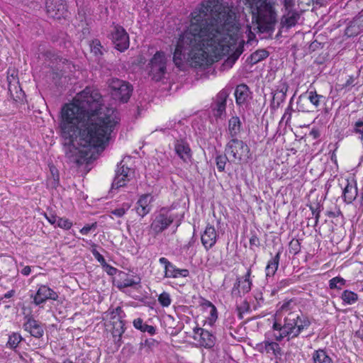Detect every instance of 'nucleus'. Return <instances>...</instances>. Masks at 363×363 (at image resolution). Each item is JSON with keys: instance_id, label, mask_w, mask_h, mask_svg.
<instances>
[{"instance_id": "obj_1", "label": "nucleus", "mask_w": 363, "mask_h": 363, "mask_svg": "<svg viewBox=\"0 0 363 363\" xmlns=\"http://www.w3.org/2000/svg\"><path fill=\"white\" fill-rule=\"evenodd\" d=\"M239 27L219 0H207L191 13V23L177 41L173 61L178 67L211 65L236 44Z\"/></svg>"}, {"instance_id": "obj_2", "label": "nucleus", "mask_w": 363, "mask_h": 363, "mask_svg": "<svg viewBox=\"0 0 363 363\" xmlns=\"http://www.w3.org/2000/svg\"><path fill=\"white\" fill-rule=\"evenodd\" d=\"M63 149L72 162L82 164L88 151L101 147L120 121L116 115H60Z\"/></svg>"}, {"instance_id": "obj_3", "label": "nucleus", "mask_w": 363, "mask_h": 363, "mask_svg": "<svg viewBox=\"0 0 363 363\" xmlns=\"http://www.w3.org/2000/svg\"><path fill=\"white\" fill-rule=\"evenodd\" d=\"M290 303H284L281 307V313L284 315V323L275 321L273 323L272 329L276 333L274 337L277 341H281L286 337L288 340L297 337L301 333L308 328L311 322L308 317L304 315L299 310L289 311Z\"/></svg>"}, {"instance_id": "obj_4", "label": "nucleus", "mask_w": 363, "mask_h": 363, "mask_svg": "<svg viewBox=\"0 0 363 363\" xmlns=\"http://www.w3.org/2000/svg\"><path fill=\"white\" fill-rule=\"evenodd\" d=\"M102 101L97 90L86 87L62 107L60 113H104Z\"/></svg>"}, {"instance_id": "obj_5", "label": "nucleus", "mask_w": 363, "mask_h": 363, "mask_svg": "<svg viewBox=\"0 0 363 363\" xmlns=\"http://www.w3.org/2000/svg\"><path fill=\"white\" fill-rule=\"evenodd\" d=\"M252 15V23L260 33L274 28L277 13L274 0H246Z\"/></svg>"}, {"instance_id": "obj_6", "label": "nucleus", "mask_w": 363, "mask_h": 363, "mask_svg": "<svg viewBox=\"0 0 363 363\" xmlns=\"http://www.w3.org/2000/svg\"><path fill=\"white\" fill-rule=\"evenodd\" d=\"M225 152L233 162H247L250 157V148L246 143L238 138H232L227 144Z\"/></svg>"}, {"instance_id": "obj_7", "label": "nucleus", "mask_w": 363, "mask_h": 363, "mask_svg": "<svg viewBox=\"0 0 363 363\" xmlns=\"http://www.w3.org/2000/svg\"><path fill=\"white\" fill-rule=\"evenodd\" d=\"M148 67L149 74L152 79L156 82L161 80L167 70V57L164 52L157 51L151 58Z\"/></svg>"}, {"instance_id": "obj_8", "label": "nucleus", "mask_w": 363, "mask_h": 363, "mask_svg": "<svg viewBox=\"0 0 363 363\" xmlns=\"http://www.w3.org/2000/svg\"><path fill=\"white\" fill-rule=\"evenodd\" d=\"M109 86L115 99L123 103L129 100L133 91V86L129 82L113 78L109 80Z\"/></svg>"}, {"instance_id": "obj_9", "label": "nucleus", "mask_w": 363, "mask_h": 363, "mask_svg": "<svg viewBox=\"0 0 363 363\" xmlns=\"http://www.w3.org/2000/svg\"><path fill=\"white\" fill-rule=\"evenodd\" d=\"M175 219V216L170 210L162 208L155 216L150 225L151 229L156 233H160L167 229Z\"/></svg>"}, {"instance_id": "obj_10", "label": "nucleus", "mask_w": 363, "mask_h": 363, "mask_svg": "<svg viewBox=\"0 0 363 363\" xmlns=\"http://www.w3.org/2000/svg\"><path fill=\"white\" fill-rule=\"evenodd\" d=\"M110 35L116 49L120 52H123L128 48L130 45L129 35L121 26L113 25Z\"/></svg>"}, {"instance_id": "obj_11", "label": "nucleus", "mask_w": 363, "mask_h": 363, "mask_svg": "<svg viewBox=\"0 0 363 363\" xmlns=\"http://www.w3.org/2000/svg\"><path fill=\"white\" fill-rule=\"evenodd\" d=\"M46 12L52 18L60 20L68 16V10L65 0H47Z\"/></svg>"}, {"instance_id": "obj_12", "label": "nucleus", "mask_w": 363, "mask_h": 363, "mask_svg": "<svg viewBox=\"0 0 363 363\" xmlns=\"http://www.w3.org/2000/svg\"><path fill=\"white\" fill-rule=\"evenodd\" d=\"M133 176V171L128 167L123 164L121 161L116 170V175L111 185V189H117L125 186Z\"/></svg>"}, {"instance_id": "obj_13", "label": "nucleus", "mask_w": 363, "mask_h": 363, "mask_svg": "<svg viewBox=\"0 0 363 363\" xmlns=\"http://www.w3.org/2000/svg\"><path fill=\"white\" fill-rule=\"evenodd\" d=\"M33 298V303L36 306L45 303L48 300L56 301L58 298L57 294L46 285H40L35 294L31 296Z\"/></svg>"}, {"instance_id": "obj_14", "label": "nucleus", "mask_w": 363, "mask_h": 363, "mask_svg": "<svg viewBox=\"0 0 363 363\" xmlns=\"http://www.w3.org/2000/svg\"><path fill=\"white\" fill-rule=\"evenodd\" d=\"M194 339L197 340L201 346L206 348H211L215 345V337L208 330L201 328L194 329Z\"/></svg>"}, {"instance_id": "obj_15", "label": "nucleus", "mask_w": 363, "mask_h": 363, "mask_svg": "<svg viewBox=\"0 0 363 363\" xmlns=\"http://www.w3.org/2000/svg\"><path fill=\"white\" fill-rule=\"evenodd\" d=\"M283 15L281 18V25L287 29L295 26L301 18V13L295 9L282 10Z\"/></svg>"}, {"instance_id": "obj_16", "label": "nucleus", "mask_w": 363, "mask_h": 363, "mask_svg": "<svg viewBox=\"0 0 363 363\" xmlns=\"http://www.w3.org/2000/svg\"><path fill=\"white\" fill-rule=\"evenodd\" d=\"M250 274L251 271L248 269L243 280L237 279L231 292L233 296H240L241 293L246 294L250 291L252 286V282L250 280Z\"/></svg>"}, {"instance_id": "obj_17", "label": "nucleus", "mask_w": 363, "mask_h": 363, "mask_svg": "<svg viewBox=\"0 0 363 363\" xmlns=\"http://www.w3.org/2000/svg\"><path fill=\"white\" fill-rule=\"evenodd\" d=\"M152 201L153 196L150 194L140 196L135 206V211L138 215L143 218L148 214L151 211V203Z\"/></svg>"}, {"instance_id": "obj_18", "label": "nucleus", "mask_w": 363, "mask_h": 363, "mask_svg": "<svg viewBox=\"0 0 363 363\" xmlns=\"http://www.w3.org/2000/svg\"><path fill=\"white\" fill-rule=\"evenodd\" d=\"M218 238L215 228L208 224L203 234L201 235V242L206 250L212 248L216 243Z\"/></svg>"}, {"instance_id": "obj_19", "label": "nucleus", "mask_w": 363, "mask_h": 363, "mask_svg": "<svg viewBox=\"0 0 363 363\" xmlns=\"http://www.w3.org/2000/svg\"><path fill=\"white\" fill-rule=\"evenodd\" d=\"M26 323L23 324V328L32 336L40 338L43 335L44 331L40 324L30 315H26Z\"/></svg>"}, {"instance_id": "obj_20", "label": "nucleus", "mask_w": 363, "mask_h": 363, "mask_svg": "<svg viewBox=\"0 0 363 363\" xmlns=\"http://www.w3.org/2000/svg\"><path fill=\"white\" fill-rule=\"evenodd\" d=\"M234 94L237 105L245 111V107H247L250 99V91L248 86L245 84L238 85L235 89Z\"/></svg>"}, {"instance_id": "obj_21", "label": "nucleus", "mask_w": 363, "mask_h": 363, "mask_svg": "<svg viewBox=\"0 0 363 363\" xmlns=\"http://www.w3.org/2000/svg\"><path fill=\"white\" fill-rule=\"evenodd\" d=\"M174 150L177 155L184 161L188 162L191 157V151L187 142L184 140H177Z\"/></svg>"}, {"instance_id": "obj_22", "label": "nucleus", "mask_w": 363, "mask_h": 363, "mask_svg": "<svg viewBox=\"0 0 363 363\" xmlns=\"http://www.w3.org/2000/svg\"><path fill=\"white\" fill-rule=\"evenodd\" d=\"M228 92L227 90H221L216 96L215 101L211 105L213 111H217L218 113H222L225 111L226 101L228 97Z\"/></svg>"}, {"instance_id": "obj_23", "label": "nucleus", "mask_w": 363, "mask_h": 363, "mask_svg": "<svg viewBox=\"0 0 363 363\" xmlns=\"http://www.w3.org/2000/svg\"><path fill=\"white\" fill-rule=\"evenodd\" d=\"M113 330L112 335L113 337V341L118 348L122 344V335L125 332V323L123 320L120 319L113 320Z\"/></svg>"}, {"instance_id": "obj_24", "label": "nucleus", "mask_w": 363, "mask_h": 363, "mask_svg": "<svg viewBox=\"0 0 363 363\" xmlns=\"http://www.w3.org/2000/svg\"><path fill=\"white\" fill-rule=\"evenodd\" d=\"M289 86L286 82L281 80L277 86L276 90L273 92L272 105L275 104L278 106L280 101H284L286 94L288 91Z\"/></svg>"}, {"instance_id": "obj_25", "label": "nucleus", "mask_w": 363, "mask_h": 363, "mask_svg": "<svg viewBox=\"0 0 363 363\" xmlns=\"http://www.w3.org/2000/svg\"><path fill=\"white\" fill-rule=\"evenodd\" d=\"M8 80V89L11 94V96L15 99H20V95L21 94L22 89L19 86V83L18 79L16 76L12 74L7 77Z\"/></svg>"}, {"instance_id": "obj_26", "label": "nucleus", "mask_w": 363, "mask_h": 363, "mask_svg": "<svg viewBox=\"0 0 363 363\" xmlns=\"http://www.w3.org/2000/svg\"><path fill=\"white\" fill-rule=\"evenodd\" d=\"M344 200L347 203H351L357 196V187L347 182V185L345 186L342 192Z\"/></svg>"}, {"instance_id": "obj_27", "label": "nucleus", "mask_w": 363, "mask_h": 363, "mask_svg": "<svg viewBox=\"0 0 363 363\" xmlns=\"http://www.w3.org/2000/svg\"><path fill=\"white\" fill-rule=\"evenodd\" d=\"M189 274L188 269H178L172 264V267H169L168 271L164 272V277L167 278L186 277Z\"/></svg>"}, {"instance_id": "obj_28", "label": "nucleus", "mask_w": 363, "mask_h": 363, "mask_svg": "<svg viewBox=\"0 0 363 363\" xmlns=\"http://www.w3.org/2000/svg\"><path fill=\"white\" fill-rule=\"evenodd\" d=\"M313 363H333L330 357L324 350H318L314 351L312 354Z\"/></svg>"}, {"instance_id": "obj_29", "label": "nucleus", "mask_w": 363, "mask_h": 363, "mask_svg": "<svg viewBox=\"0 0 363 363\" xmlns=\"http://www.w3.org/2000/svg\"><path fill=\"white\" fill-rule=\"evenodd\" d=\"M280 254V252H278L277 255L268 262L265 269L267 277H272L277 272L279 266Z\"/></svg>"}, {"instance_id": "obj_30", "label": "nucleus", "mask_w": 363, "mask_h": 363, "mask_svg": "<svg viewBox=\"0 0 363 363\" xmlns=\"http://www.w3.org/2000/svg\"><path fill=\"white\" fill-rule=\"evenodd\" d=\"M241 122L240 118L238 116H233L228 123V130L230 136L233 138H235V137L240 131Z\"/></svg>"}, {"instance_id": "obj_31", "label": "nucleus", "mask_w": 363, "mask_h": 363, "mask_svg": "<svg viewBox=\"0 0 363 363\" xmlns=\"http://www.w3.org/2000/svg\"><path fill=\"white\" fill-rule=\"evenodd\" d=\"M123 276L124 277H121L118 282V287L120 289L133 286L140 283V278L138 277H129L125 274H123Z\"/></svg>"}, {"instance_id": "obj_32", "label": "nucleus", "mask_w": 363, "mask_h": 363, "mask_svg": "<svg viewBox=\"0 0 363 363\" xmlns=\"http://www.w3.org/2000/svg\"><path fill=\"white\" fill-rule=\"evenodd\" d=\"M133 326L138 329L140 330L141 332L145 333L147 332L150 335H152L155 334L156 328L152 325H149L145 323H143V320L142 318H138L137 319H135L133 321Z\"/></svg>"}, {"instance_id": "obj_33", "label": "nucleus", "mask_w": 363, "mask_h": 363, "mask_svg": "<svg viewBox=\"0 0 363 363\" xmlns=\"http://www.w3.org/2000/svg\"><path fill=\"white\" fill-rule=\"evenodd\" d=\"M342 301L349 305L354 303L358 300V295L350 290H345L341 296Z\"/></svg>"}, {"instance_id": "obj_34", "label": "nucleus", "mask_w": 363, "mask_h": 363, "mask_svg": "<svg viewBox=\"0 0 363 363\" xmlns=\"http://www.w3.org/2000/svg\"><path fill=\"white\" fill-rule=\"evenodd\" d=\"M266 353L277 357L281 354V349L278 343L272 341H267Z\"/></svg>"}, {"instance_id": "obj_35", "label": "nucleus", "mask_w": 363, "mask_h": 363, "mask_svg": "<svg viewBox=\"0 0 363 363\" xmlns=\"http://www.w3.org/2000/svg\"><path fill=\"white\" fill-rule=\"evenodd\" d=\"M22 340L23 337L19 333H13L9 335L6 345L11 349H16Z\"/></svg>"}, {"instance_id": "obj_36", "label": "nucleus", "mask_w": 363, "mask_h": 363, "mask_svg": "<svg viewBox=\"0 0 363 363\" xmlns=\"http://www.w3.org/2000/svg\"><path fill=\"white\" fill-rule=\"evenodd\" d=\"M269 53L265 50H259L253 52L250 56V61L252 64H256L259 61L267 58Z\"/></svg>"}, {"instance_id": "obj_37", "label": "nucleus", "mask_w": 363, "mask_h": 363, "mask_svg": "<svg viewBox=\"0 0 363 363\" xmlns=\"http://www.w3.org/2000/svg\"><path fill=\"white\" fill-rule=\"evenodd\" d=\"M346 284L345 279L342 277H336L331 279L329 281V286L331 289H341V288Z\"/></svg>"}, {"instance_id": "obj_38", "label": "nucleus", "mask_w": 363, "mask_h": 363, "mask_svg": "<svg viewBox=\"0 0 363 363\" xmlns=\"http://www.w3.org/2000/svg\"><path fill=\"white\" fill-rule=\"evenodd\" d=\"M301 251V243L298 240L293 239L289 245V252L294 255Z\"/></svg>"}, {"instance_id": "obj_39", "label": "nucleus", "mask_w": 363, "mask_h": 363, "mask_svg": "<svg viewBox=\"0 0 363 363\" xmlns=\"http://www.w3.org/2000/svg\"><path fill=\"white\" fill-rule=\"evenodd\" d=\"M309 208L312 212L313 216H315L314 225L316 226L319 222L320 213L321 211L320 206L319 203H316L315 205H310Z\"/></svg>"}, {"instance_id": "obj_40", "label": "nucleus", "mask_w": 363, "mask_h": 363, "mask_svg": "<svg viewBox=\"0 0 363 363\" xmlns=\"http://www.w3.org/2000/svg\"><path fill=\"white\" fill-rule=\"evenodd\" d=\"M228 160L226 155H218L216 158V166L220 172H223Z\"/></svg>"}, {"instance_id": "obj_41", "label": "nucleus", "mask_w": 363, "mask_h": 363, "mask_svg": "<svg viewBox=\"0 0 363 363\" xmlns=\"http://www.w3.org/2000/svg\"><path fill=\"white\" fill-rule=\"evenodd\" d=\"M158 301L163 307H167L171 304V298L168 293H162L158 298Z\"/></svg>"}, {"instance_id": "obj_42", "label": "nucleus", "mask_w": 363, "mask_h": 363, "mask_svg": "<svg viewBox=\"0 0 363 363\" xmlns=\"http://www.w3.org/2000/svg\"><path fill=\"white\" fill-rule=\"evenodd\" d=\"M102 46L99 40H94L92 41L91 44V50L95 55H101L102 52Z\"/></svg>"}, {"instance_id": "obj_43", "label": "nucleus", "mask_w": 363, "mask_h": 363, "mask_svg": "<svg viewBox=\"0 0 363 363\" xmlns=\"http://www.w3.org/2000/svg\"><path fill=\"white\" fill-rule=\"evenodd\" d=\"M50 172L52 174V179H50L51 184L54 187H56L59 184V179H60L58 171L54 166H50Z\"/></svg>"}, {"instance_id": "obj_44", "label": "nucleus", "mask_w": 363, "mask_h": 363, "mask_svg": "<svg viewBox=\"0 0 363 363\" xmlns=\"http://www.w3.org/2000/svg\"><path fill=\"white\" fill-rule=\"evenodd\" d=\"M57 226L65 230H69L72 226V222L65 218H59L57 219Z\"/></svg>"}, {"instance_id": "obj_45", "label": "nucleus", "mask_w": 363, "mask_h": 363, "mask_svg": "<svg viewBox=\"0 0 363 363\" xmlns=\"http://www.w3.org/2000/svg\"><path fill=\"white\" fill-rule=\"evenodd\" d=\"M353 130L356 134L359 135V139L363 140V121H357L354 123Z\"/></svg>"}, {"instance_id": "obj_46", "label": "nucleus", "mask_w": 363, "mask_h": 363, "mask_svg": "<svg viewBox=\"0 0 363 363\" xmlns=\"http://www.w3.org/2000/svg\"><path fill=\"white\" fill-rule=\"evenodd\" d=\"M157 344L158 342L154 339H147L145 342L140 343V348L142 349L143 347L151 348L157 345Z\"/></svg>"}, {"instance_id": "obj_47", "label": "nucleus", "mask_w": 363, "mask_h": 363, "mask_svg": "<svg viewBox=\"0 0 363 363\" xmlns=\"http://www.w3.org/2000/svg\"><path fill=\"white\" fill-rule=\"evenodd\" d=\"M320 98H322V96L318 95L315 92L311 91L309 94L310 101L315 106L318 105Z\"/></svg>"}, {"instance_id": "obj_48", "label": "nucleus", "mask_w": 363, "mask_h": 363, "mask_svg": "<svg viewBox=\"0 0 363 363\" xmlns=\"http://www.w3.org/2000/svg\"><path fill=\"white\" fill-rule=\"evenodd\" d=\"M129 208V206L127 204L126 208L122 207L119 208H116L111 211V213L115 215L116 216L121 218L122 217L126 212V211Z\"/></svg>"}, {"instance_id": "obj_49", "label": "nucleus", "mask_w": 363, "mask_h": 363, "mask_svg": "<svg viewBox=\"0 0 363 363\" xmlns=\"http://www.w3.org/2000/svg\"><path fill=\"white\" fill-rule=\"evenodd\" d=\"M281 3L283 4L282 10L294 9L295 4L294 0H281Z\"/></svg>"}, {"instance_id": "obj_50", "label": "nucleus", "mask_w": 363, "mask_h": 363, "mask_svg": "<svg viewBox=\"0 0 363 363\" xmlns=\"http://www.w3.org/2000/svg\"><path fill=\"white\" fill-rule=\"evenodd\" d=\"M96 223H92L91 225H86L80 230V233L82 235H87L91 231V229H94L96 228Z\"/></svg>"}, {"instance_id": "obj_51", "label": "nucleus", "mask_w": 363, "mask_h": 363, "mask_svg": "<svg viewBox=\"0 0 363 363\" xmlns=\"http://www.w3.org/2000/svg\"><path fill=\"white\" fill-rule=\"evenodd\" d=\"M293 283H294V281H292L291 279H283L278 283V288L283 289L286 286H289V285L292 284Z\"/></svg>"}, {"instance_id": "obj_52", "label": "nucleus", "mask_w": 363, "mask_h": 363, "mask_svg": "<svg viewBox=\"0 0 363 363\" xmlns=\"http://www.w3.org/2000/svg\"><path fill=\"white\" fill-rule=\"evenodd\" d=\"M209 313H210V320L211 321H216V320L218 318L217 315V309L215 306H212L211 308H209Z\"/></svg>"}, {"instance_id": "obj_53", "label": "nucleus", "mask_w": 363, "mask_h": 363, "mask_svg": "<svg viewBox=\"0 0 363 363\" xmlns=\"http://www.w3.org/2000/svg\"><path fill=\"white\" fill-rule=\"evenodd\" d=\"M45 217L48 222L51 223L52 225H56L57 224V219H59L60 217L57 216L56 215L50 214V215H45Z\"/></svg>"}, {"instance_id": "obj_54", "label": "nucleus", "mask_w": 363, "mask_h": 363, "mask_svg": "<svg viewBox=\"0 0 363 363\" xmlns=\"http://www.w3.org/2000/svg\"><path fill=\"white\" fill-rule=\"evenodd\" d=\"M159 262L164 265V272L168 271L169 268L172 267V263L165 257L160 258Z\"/></svg>"}, {"instance_id": "obj_55", "label": "nucleus", "mask_w": 363, "mask_h": 363, "mask_svg": "<svg viewBox=\"0 0 363 363\" xmlns=\"http://www.w3.org/2000/svg\"><path fill=\"white\" fill-rule=\"evenodd\" d=\"M44 56L50 60L51 62L57 61L58 57L56 56L52 51L48 50L44 53Z\"/></svg>"}, {"instance_id": "obj_56", "label": "nucleus", "mask_w": 363, "mask_h": 363, "mask_svg": "<svg viewBox=\"0 0 363 363\" xmlns=\"http://www.w3.org/2000/svg\"><path fill=\"white\" fill-rule=\"evenodd\" d=\"M250 246H256L259 247L260 245L259 239L256 235H252L250 239Z\"/></svg>"}, {"instance_id": "obj_57", "label": "nucleus", "mask_w": 363, "mask_h": 363, "mask_svg": "<svg viewBox=\"0 0 363 363\" xmlns=\"http://www.w3.org/2000/svg\"><path fill=\"white\" fill-rule=\"evenodd\" d=\"M257 349L259 352L263 353L267 352V340L257 344Z\"/></svg>"}, {"instance_id": "obj_58", "label": "nucleus", "mask_w": 363, "mask_h": 363, "mask_svg": "<svg viewBox=\"0 0 363 363\" xmlns=\"http://www.w3.org/2000/svg\"><path fill=\"white\" fill-rule=\"evenodd\" d=\"M201 306L203 308V309H208V308H211L212 306H214V305L211 301L206 300V299H203Z\"/></svg>"}, {"instance_id": "obj_59", "label": "nucleus", "mask_w": 363, "mask_h": 363, "mask_svg": "<svg viewBox=\"0 0 363 363\" xmlns=\"http://www.w3.org/2000/svg\"><path fill=\"white\" fill-rule=\"evenodd\" d=\"M94 257L102 265H104L106 264V262L104 257L100 253H98L97 255H96V256H94Z\"/></svg>"}, {"instance_id": "obj_60", "label": "nucleus", "mask_w": 363, "mask_h": 363, "mask_svg": "<svg viewBox=\"0 0 363 363\" xmlns=\"http://www.w3.org/2000/svg\"><path fill=\"white\" fill-rule=\"evenodd\" d=\"M354 82V78L352 76H350L349 79L346 81L345 84L343 85L344 87H347L349 86H352Z\"/></svg>"}, {"instance_id": "obj_61", "label": "nucleus", "mask_w": 363, "mask_h": 363, "mask_svg": "<svg viewBox=\"0 0 363 363\" xmlns=\"http://www.w3.org/2000/svg\"><path fill=\"white\" fill-rule=\"evenodd\" d=\"M31 269L29 266H26L22 270L21 274L24 276H28L30 274Z\"/></svg>"}, {"instance_id": "obj_62", "label": "nucleus", "mask_w": 363, "mask_h": 363, "mask_svg": "<svg viewBox=\"0 0 363 363\" xmlns=\"http://www.w3.org/2000/svg\"><path fill=\"white\" fill-rule=\"evenodd\" d=\"M310 135H311L313 139H317L320 136V133L318 130L313 129L310 132Z\"/></svg>"}, {"instance_id": "obj_63", "label": "nucleus", "mask_w": 363, "mask_h": 363, "mask_svg": "<svg viewBox=\"0 0 363 363\" xmlns=\"http://www.w3.org/2000/svg\"><path fill=\"white\" fill-rule=\"evenodd\" d=\"M340 214H341V212L339 211H337V213H334V212H332V211H329L328 212V216L329 217H333V218H335V217H337Z\"/></svg>"}, {"instance_id": "obj_64", "label": "nucleus", "mask_w": 363, "mask_h": 363, "mask_svg": "<svg viewBox=\"0 0 363 363\" xmlns=\"http://www.w3.org/2000/svg\"><path fill=\"white\" fill-rule=\"evenodd\" d=\"M13 294V291H10L4 294V298H11Z\"/></svg>"}]
</instances>
